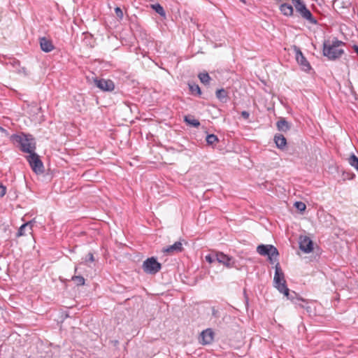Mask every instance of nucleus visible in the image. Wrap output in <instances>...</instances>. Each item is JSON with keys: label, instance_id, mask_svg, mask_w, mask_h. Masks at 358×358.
Returning <instances> with one entry per match:
<instances>
[{"label": "nucleus", "instance_id": "nucleus-15", "mask_svg": "<svg viewBox=\"0 0 358 358\" xmlns=\"http://www.w3.org/2000/svg\"><path fill=\"white\" fill-rule=\"evenodd\" d=\"M32 226H33L32 221L26 222V223L23 224L22 225H21V227L19 228L18 231L17 233V236L19 237V236H24L27 234V232H28L29 234H31V231H32Z\"/></svg>", "mask_w": 358, "mask_h": 358}, {"label": "nucleus", "instance_id": "nucleus-29", "mask_svg": "<svg viewBox=\"0 0 358 358\" xmlns=\"http://www.w3.org/2000/svg\"><path fill=\"white\" fill-rule=\"evenodd\" d=\"M206 261L208 263H213L216 260L215 255H208L205 257Z\"/></svg>", "mask_w": 358, "mask_h": 358}, {"label": "nucleus", "instance_id": "nucleus-23", "mask_svg": "<svg viewBox=\"0 0 358 358\" xmlns=\"http://www.w3.org/2000/svg\"><path fill=\"white\" fill-rule=\"evenodd\" d=\"M198 77L200 81L204 85H208L211 79L208 73H200Z\"/></svg>", "mask_w": 358, "mask_h": 358}, {"label": "nucleus", "instance_id": "nucleus-24", "mask_svg": "<svg viewBox=\"0 0 358 358\" xmlns=\"http://www.w3.org/2000/svg\"><path fill=\"white\" fill-rule=\"evenodd\" d=\"M152 8L153 10H155V12L157 13H158L159 15L165 16V15H166L165 10H164V8L159 3H156V4L152 5Z\"/></svg>", "mask_w": 358, "mask_h": 358}, {"label": "nucleus", "instance_id": "nucleus-39", "mask_svg": "<svg viewBox=\"0 0 358 358\" xmlns=\"http://www.w3.org/2000/svg\"><path fill=\"white\" fill-rule=\"evenodd\" d=\"M278 3L281 2V0H275Z\"/></svg>", "mask_w": 358, "mask_h": 358}, {"label": "nucleus", "instance_id": "nucleus-9", "mask_svg": "<svg viewBox=\"0 0 358 358\" xmlns=\"http://www.w3.org/2000/svg\"><path fill=\"white\" fill-rule=\"evenodd\" d=\"M94 82L98 88L104 92H111L115 88L114 83L111 80L95 78Z\"/></svg>", "mask_w": 358, "mask_h": 358}, {"label": "nucleus", "instance_id": "nucleus-28", "mask_svg": "<svg viewBox=\"0 0 358 358\" xmlns=\"http://www.w3.org/2000/svg\"><path fill=\"white\" fill-rule=\"evenodd\" d=\"M285 296L288 299L291 300L293 303L296 301V299L298 298L297 297V294L295 292H292V293H290L289 292L288 296Z\"/></svg>", "mask_w": 358, "mask_h": 358}, {"label": "nucleus", "instance_id": "nucleus-38", "mask_svg": "<svg viewBox=\"0 0 358 358\" xmlns=\"http://www.w3.org/2000/svg\"><path fill=\"white\" fill-rule=\"evenodd\" d=\"M239 1H241V2H242V3H246L245 0H239Z\"/></svg>", "mask_w": 358, "mask_h": 358}, {"label": "nucleus", "instance_id": "nucleus-33", "mask_svg": "<svg viewBox=\"0 0 358 358\" xmlns=\"http://www.w3.org/2000/svg\"><path fill=\"white\" fill-rule=\"evenodd\" d=\"M241 116L244 119L247 120L250 117V113L248 111L243 110V111L241 112Z\"/></svg>", "mask_w": 358, "mask_h": 358}, {"label": "nucleus", "instance_id": "nucleus-22", "mask_svg": "<svg viewBox=\"0 0 358 358\" xmlns=\"http://www.w3.org/2000/svg\"><path fill=\"white\" fill-rule=\"evenodd\" d=\"M71 280L74 282V284L77 286L84 285L85 283V278L80 275H74L71 277Z\"/></svg>", "mask_w": 358, "mask_h": 358}, {"label": "nucleus", "instance_id": "nucleus-21", "mask_svg": "<svg viewBox=\"0 0 358 358\" xmlns=\"http://www.w3.org/2000/svg\"><path fill=\"white\" fill-rule=\"evenodd\" d=\"M184 120L187 124H189L194 127H198L200 125L199 121L191 116H185Z\"/></svg>", "mask_w": 358, "mask_h": 358}, {"label": "nucleus", "instance_id": "nucleus-31", "mask_svg": "<svg viewBox=\"0 0 358 358\" xmlns=\"http://www.w3.org/2000/svg\"><path fill=\"white\" fill-rule=\"evenodd\" d=\"M6 193V187L0 182V197L3 196Z\"/></svg>", "mask_w": 358, "mask_h": 358}, {"label": "nucleus", "instance_id": "nucleus-13", "mask_svg": "<svg viewBox=\"0 0 358 358\" xmlns=\"http://www.w3.org/2000/svg\"><path fill=\"white\" fill-rule=\"evenodd\" d=\"M183 250L182 243L180 241L175 242L173 245L164 248L162 252L169 255H176Z\"/></svg>", "mask_w": 358, "mask_h": 358}, {"label": "nucleus", "instance_id": "nucleus-10", "mask_svg": "<svg viewBox=\"0 0 358 358\" xmlns=\"http://www.w3.org/2000/svg\"><path fill=\"white\" fill-rule=\"evenodd\" d=\"M214 336L212 329H206L200 334L199 343L203 345L211 344L214 340Z\"/></svg>", "mask_w": 358, "mask_h": 358}, {"label": "nucleus", "instance_id": "nucleus-1", "mask_svg": "<svg viewBox=\"0 0 358 358\" xmlns=\"http://www.w3.org/2000/svg\"><path fill=\"white\" fill-rule=\"evenodd\" d=\"M344 45L345 43L337 38H334L331 41L326 40L323 43L322 54L329 60H336L344 54L342 48Z\"/></svg>", "mask_w": 358, "mask_h": 358}, {"label": "nucleus", "instance_id": "nucleus-17", "mask_svg": "<svg viewBox=\"0 0 358 358\" xmlns=\"http://www.w3.org/2000/svg\"><path fill=\"white\" fill-rule=\"evenodd\" d=\"M280 10L285 16H292L294 13L292 6L287 3H283L280 6Z\"/></svg>", "mask_w": 358, "mask_h": 358}, {"label": "nucleus", "instance_id": "nucleus-16", "mask_svg": "<svg viewBox=\"0 0 358 358\" xmlns=\"http://www.w3.org/2000/svg\"><path fill=\"white\" fill-rule=\"evenodd\" d=\"M274 142L279 149L282 150L287 145V140L282 134H275L274 136Z\"/></svg>", "mask_w": 358, "mask_h": 358}, {"label": "nucleus", "instance_id": "nucleus-26", "mask_svg": "<svg viewBox=\"0 0 358 358\" xmlns=\"http://www.w3.org/2000/svg\"><path fill=\"white\" fill-rule=\"evenodd\" d=\"M295 207L300 211H303L306 209V205L301 201H296L294 203Z\"/></svg>", "mask_w": 358, "mask_h": 358}, {"label": "nucleus", "instance_id": "nucleus-40", "mask_svg": "<svg viewBox=\"0 0 358 358\" xmlns=\"http://www.w3.org/2000/svg\"><path fill=\"white\" fill-rule=\"evenodd\" d=\"M352 178H354L355 177V175L354 173H352Z\"/></svg>", "mask_w": 358, "mask_h": 358}, {"label": "nucleus", "instance_id": "nucleus-14", "mask_svg": "<svg viewBox=\"0 0 358 358\" xmlns=\"http://www.w3.org/2000/svg\"><path fill=\"white\" fill-rule=\"evenodd\" d=\"M39 43L41 48L43 52H50L55 48L52 41L46 37L40 38Z\"/></svg>", "mask_w": 358, "mask_h": 358}, {"label": "nucleus", "instance_id": "nucleus-3", "mask_svg": "<svg viewBox=\"0 0 358 358\" xmlns=\"http://www.w3.org/2000/svg\"><path fill=\"white\" fill-rule=\"evenodd\" d=\"M275 268V271L273 278L275 287L280 293H282L285 296H288L289 289L287 287L284 273L278 262L276 264Z\"/></svg>", "mask_w": 358, "mask_h": 358}, {"label": "nucleus", "instance_id": "nucleus-18", "mask_svg": "<svg viewBox=\"0 0 358 358\" xmlns=\"http://www.w3.org/2000/svg\"><path fill=\"white\" fill-rule=\"evenodd\" d=\"M277 128L279 131L286 132L290 129L289 122L284 118H281L276 123Z\"/></svg>", "mask_w": 358, "mask_h": 358}, {"label": "nucleus", "instance_id": "nucleus-4", "mask_svg": "<svg viewBox=\"0 0 358 358\" xmlns=\"http://www.w3.org/2000/svg\"><path fill=\"white\" fill-rule=\"evenodd\" d=\"M257 252L262 256H267L271 263L277 260L279 255L277 248L272 245H259L257 248Z\"/></svg>", "mask_w": 358, "mask_h": 358}, {"label": "nucleus", "instance_id": "nucleus-19", "mask_svg": "<svg viewBox=\"0 0 358 358\" xmlns=\"http://www.w3.org/2000/svg\"><path fill=\"white\" fill-rule=\"evenodd\" d=\"M216 97L222 103L228 101V92L223 88L217 90L215 92Z\"/></svg>", "mask_w": 358, "mask_h": 358}, {"label": "nucleus", "instance_id": "nucleus-20", "mask_svg": "<svg viewBox=\"0 0 358 358\" xmlns=\"http://www.w3.org/2000/svg\"><path fill=\"white\" fill-rule=\"evenodd\" d=\"M188 86H189V90L192 94L201 95V91L199 86L197 84H196L194 83H189Z\"/></svg>", "mask_w": 358, "mask_h": 358}, {"label": "nucleus", "instance_id": "nucleus-27", "mask_svg": "<svg viewBox=\"0 0 358 358\" xmlns=\"http://www.w3.org/2000/svg\"><path fill=\"white\" fill-rule=\"evenodd\" d=\"M115 13L117 15V17L119 18V20H122L123 18V12L122 9L120 7H116L115 8Z\"/></svg>", "mask_w": 358, "mask_h": 358}, {"label": "nucleus", "instance_id": "nucleus-32", "mask_svg": "<svg viewBox=\"0 0 358 358\" xmlns=\"http://www.w3.org/2000/svg\"><path fill=\"white\" fill-rule=\"evenodd\" d=\"M85 260L86 262H93L94 261V258L93 254L92 252H89L87 254V255L86 256Z\"/></svg>", "mask_w": 358, "mask_h": 358}, {"label": "nucleus", "instance_id": "nucleus-34", "mask_svg": "<svg viewBox=\"0 0 358 358\" xmlns=\"http://www.w3.org/2000/svg\"><path fill=\"white\" fill-rule=\"evenodd\" d=\"M19 73H22L24 76H27L29 74L26 68H24V67L21 68V69L19 70Z\"/></svg>", "mask_w": 358, "mask_h": 358}, {"label": "nucleus", "instance_id": "nucleus-2", "mask_svg": "<svg viewBox=\"0 0 358 358\" xmlns=\"http://www.w3.org/2000/svg\"><path fill=\"white\" fill-rule=\"evenodd\" d=\"M14 144L19 146L21 151L25 153L31 154L34 152L36 150V142L31 134H13L10 137Z\"/></svg>", "mask_w": 358, "mask_h": 358}, {"label": "nucleus", "instance_id": "nucleus-25", "mask_svg": "<svg viewBox=\"0 0 358 358\" xmlns=\"http://www.w3.org/2000/svg\"><path fill=\"white\" fill-rule=\"evenodd\" d=\"M206 141L208 145H212L215 143L218 142V138L215 134H208L206 136Z\"/></svg>", "mask_w": 358, "mask_h": 358}, {"label": "nucleus", "instance_id": "nucleus-11", "mask_svg": "<svg viewBox=\"0 0 358 358\" xmlns=\"http://www.w3.org/2000/svg\"><path fill=\"white\" fill-rule=\"evenodd\" d=\"M216 261L222 264L227 268H232L234 266V260L231 257H229L223 252H217L215 254Z\"/></svg>", "mask_w": 358, "mask_h": 358}, {"label": "nucleus", "instance_id": "nucleus-6", "mask_svg": "<svg viewBox=\"0 0 358 358\" xmlns=\"http://www.w3.org/2000/svg\"><path fill=\"white\" fill-rule=\"evenodd\" d=\"M27 159L32 169L36 174H42L44 172V166L39 156L34 152L27 157Z\"/></svg>", "mask_w": 358, "mask_h": 358}, {"label": "nucleus", "instance_id": "nucleus-35", "mask_svg": "<svg viewBox=\"0 0 358 358\" xmlns=\"http://www.w3.org/2000/svg\"><path fill=\"white\" fill-rule=\"evenodd\" d=\"M292 1H293L294 6H295L296 4H298L299 3H301L303 1L302 0H292Z\"/></svg>", "mask_w": 358, "mask_h": 358}, {"label": "nucleus", "instance_id": "nucleus-36", "mask_svg": "<svg viewBox=\"0 0 358 358\" xmlns=\"http://www.w3.org/2000/svg\"><path fill=\"white\" fill-rule=\"evenodd\" d=\"M353 49H354L355 52L357 54V55H358V45H353Z\"/></svg>", "mask_w": 358, "mask_h": 358}, {"label": "nucleus", "instance_id": "nucleus-7", "mask_svg": "<svg viewBox=\"0 0 358 358\" xmlns=\"http://www.w3.org/2000/svg\"><path fill=\"white\" fill-rule=\"evenodd\" d=\"M296 12H298L300 16L307 20L312 24H317V20L313 17V14L309 9L307 8L303 1L299 3L294 6Z\"/></svg>", "mask_w": 358, "mask_h": 358}, {"label": "nucleus", "instance_id": "nucleus-8", "mask_svg": "<svg viewBox=\"0 0 358 358\" xmlns=\"http://www.w3.org/2000/svg\"><path fill=\"white\" fill-rule=\"evenodd\" d=\"M293 48L295 52L296 60L301 66V70L305 72H309L311 69V66L306 58L304 57L300 48L296 45H294Z\"/></svg>", "mask_w": 358, "mask_h": 358}, {"label": "nucleus", "instance_id": "nucleus-12", "mask_svg": "<svg viewBox=\"0 0 358 358\" xmlns=\"http://www.w3.org/2000/svg\"><path fill=\"white\" fill-rule=\"evenodd\" d=\"M299 248L306 253L310 252L313 249V243L308 236H301L299 238Z\"/></svg>", "mask_w": 358, "mask_h": 358}, {"label": "nucleus", "instance_id": "nucleus-5", "mask_svg": "<svg viewBox=\"0 0 358 358\" xmlns=\"http://www.w3.org/2000/svg\"><path fill=\"white\" fill-rule=\"evenodd\" d=\"M142 268L145 273L155 275L161 270L162 264L157 262L155 257H152L143 262Z\"/></svg>", "mask_w": 358, "mask_h": 358}, {"label": "nucleus", "instance_id": "nucleus-37", "mask_svg": "<svg viewBox=\"0 0 358 358\" xmlns=\"http://www.w3.org/2000/svg\"><path fill=\"white\" fill-rule=\"evenodd\" d=\"M77 271H78V267H77V266H76V267H75V269H74V272H75V273H77Z\"/></svg>", "mask_w": 358, "mask_h": 358}, {"label": "nucleus", "instance_id": "nucleus-30", "mask_svg": "<svg viewBox=\"0 0 358 358\" xmlns=\"http://www.w3.org/2000/svg\"><path fill=\"white\" fill-rule=\"evenodd\" d=\"M305 301L303 300L301 298H296V301L294 302L297 306H299L301 308H304V305L303 304V303H304Z\"/></svg>", "mask_w": 358, "mask_h": 358}]
</instances>
